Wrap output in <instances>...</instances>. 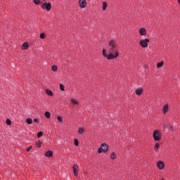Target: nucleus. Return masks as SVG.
I'll return each mask as SVG.
<instances>
[{"label":"nucleus","mask_w":180,"mask_h":180,"mask_svg":"<svg viewBox=\"0 0 180 180\" xmlns=\"http://www.w3.org/2000/svg\"><path fill=\"white\" fill-rule=\"evenodd\" d=\"M108 51L109 53L108 55L106 53V49H103V56L108 60H113V58H117V57H119V51L116 46V41L115 39L108 41Z\"/></svg>","instance_id":"nucleus-1"},{"label":"nucleus","mask_w":180,"mask_h":180,"mask_svg":"<svg viewBox=\"0 0 180 180\" xmlns=\"http://www.w3.org/2000/svg\"><path fill=\"white\" fill-rule=\"evenodd\" d=\"M153 139L155 141H160L161 140V132L158 130H155L153 132Z\"/></svg>","instance_id":"nucleus-2"},{"label":"nucleus","mask_w":180,"mask_h":180,"mask_svg":"<svg viewBox=\"0 0 180 180\" xmlns=\"http://www.w3.org/2000/svg\"><path fill=\"white\" fill-rule=\"evenodd\" d=\"M149 42L150 40L148 39H141L140 41V45L141 46V47L146 49V47H148Z\"/></svg>","instance_id":"nucleus-3"},{"label":"nucleus","mask_w":180,"mask_h":180,"mask_svg":"<svg viewBox=\"0 0 180 180\" xmlns=\"http://www.w3.org/2000/svg\"><path fill=\"white\" fill-rule=\"evenodd\" d=\"M106 153L108 151V145L106 144H102L101 146L98 148V153L101 154V153Z\"/></svg>","instance_id":"nucleus-4"},{"label":"nucleus","mask_w":180,"mask_h":180,"mask_svg":"<svg viewBox=\"0 0 180 180\" xmlns=\"http://www.w3.org/2000/svg\"><path fill=\"white\" fill-rule=\"evenodd\" d=\"M41 8H42V9H46L49 11L51 9V4L43 3V4L41 5Z\"/></svg>","instance_id":"nucleus-5"},{"label":"nucleus","mask_w":180,"mask_h":180,"mask_svg":"<svg viewBox=\"0 0 180 180\" xmlns=\"http://www.w3.org/2000/svg\"><path fill=\"white\" fill-rule=\"evenodd\" d=\"M79 5L80 8H86V1L79 0Z\"/></svg>","instance_id":"nucleus-6"},{"label":"nucleus","mask_w":180,"mask_h":180,"mask_svg":"<svg viewBox=\"0 0 180 180\" xmlns=\"http://www.w3.org/2000/svg\"><path fill=\"white\" fill-rule=\"evenodd\" d=\"M157 167L159 169H164V162L163 161H158L157 162Z\"/></svg>","instance_id":"nucleus-7"},{"label":"nucleus","mask_w":180,"mask_h":180,"mask_svg":"<svg viewBox=\"0 0 180 180\" xmlns=\"http://www.w3.org/2000/svg\"><path fill=\"white\" fill-rule=\"evenodd\" d=\"M73 172L75 176H78V166L77 165H73Z\"/></svg>","instance_id":"nucleus-8"},{"label":"nucleus","mask_w":180,"mask_h":180,"mask_svg":"<svg viewBox=\"0 0 180 180\" xmlns=\"http://www.w3.org/2000/svg\"><path fill=\"white\" fill-rule=\"evenodd\" d=\"M139 34L141 36H146L147 34V30H146L144 28H140L139 29Z\"/></svg>","instance_id":"nucleus-9"},{"label":"nucleus","mask_w":180,"mask_h":180,"mask_svg":"<svg viewBox=\"0 0 180 180\" xmlns=\"http://www.w3.org/2000/svg\"><path fill=\"white\" fill-rule=\"evenodd\" d=\"M46 157H53V152L51 150H48L45 153Z\"/></svg>","instance_id":"nucleus-10"},{"label":"nucleus","mask_w":180,"mask_h":180,"mask_svg":"<svg viewBox=\"0 0 180 180\" xmlns=\"http://www.w3.org/2000/svg\"><path fill=\"white\" fill-rule=\"evenodd\" d=\"M162 112H163L164 115H165V113H167V112H168V105H166L163 107Z\"/></svg>","instance_id":"nucleus-11"},{"label":"nucleus","mask_w":180,"mask_h":180,"mask_svg":"<svg viewBox=\"0 0 180 180\" xmlns=\"http://www.w3.org/2000/svg\"><path fill=\"white\" fill-rule=\"evenodd\" d=\"M106 8H108V3L106 1L103 2V11H106Z\"/></svg>","instance_id":"nucleus-12"},{"label":"nucleus","mask_w":180,"mask_h":180,"mask_svg":"<svg viewBox=\"0 0 180 180\" xmlns=\"http://www.w3.org/2000/svg\"><path fill=\"white\" fill-rule=\"evenodd\" d=\"M27 47H29V44H27V42H25L22 44V50H27Z\"/></svg>","instance_id":"nucleus-13"},{"label":"nucleus","mask_w":180,"mask_h":180,"mask_svg":"<svg viewBox=\"0 0 180 180\" xmlns=\"http://www.w3.org/2000/svg\"><path fill=\"white\" fill-rule=\"evenodd\" d=\"M46 94L47 95H49V96H53V91L49 89L46 90Z\"/></svg>","instance_id":"nucleus-14"},{"label":"nucleus","mask_w":180,"mask_h":180,"mask_svg":"<svg viewBox=\"0 0 180 180\" xmlns=\"http://www.w3.org/2000/svg\"><path fill=\"white\" fill-rule=\"evenodd\" d=\"M142 92H143V89H138L136 90V95H141Z\"/></svg>","instance_id":"nucleus-15"},{"label":"nucleus","mask_w":180,"mask_h":180,"mask_svg":"<svg viewBox=\"0 0 180 180\" xmlns=\"http://www.w3.org/2000/svg\"><path fill=\"white\" fill-rule=\"evenodd\" d=\"M162 65H164V62L163 61H161V62L157 63V68H161V67H162Z\"/></svg>","instance_id":"nucleus-16"},{"label":"nucleus","mask_w":180,"mask_h":180,"mask_svg":"<svg viewBox=\"0 0 180 180\" xmlns=\"http://www.w3.org/2000/svg\"><path fill=\"white\" fill-rule=\"evenodd\" d=\"M26 122H27V124H32V123H33V120H32V118H27L26 120Z\"/></svg>","instance_id":"nucleus-17"},{"label":"nucleus","mask_w":180,"mask_h":180,"mask_svg":"<svg viewBox=\"0 0 180 180\" xmlns=\"http://www.w3.org/2000/svg\"><path fill=\"white\" fill-rule=\"evenodd\" d=\"M71 102H72V103H73V105H78V101H77V100H75V98H72Z\"/></svg>","instance_id":"nucleus-18"},{"label":"nucleus","mask_w":180,"mask_h":180,"mask_svg":"<svg viewBox=\"0 0 180 180\" xmlns=\"http://www.w3.org/2000/svg\"><path fill=\"white\" fill-rule=\"evenodd\" d=\"M45 116H46V117L47 119H50V117H51L50 112H49L48 111H46V112H45Z\"/></svg>","instance_id":"nucleus-19"},{"label":"nucleus","mask_w":180,"mask_h":180,"mask_svg":"<svg viewBox=\"0 0 180 180\" xmlns=\"http://www.w3.org/2000/svg\"><path fill=\"white\" fill-rule=\"evenodd\" d=\"M85 131V130L83 129V128H79L78 129V133L79 134H82V133H84Z\"/></svg>","instance_id":"nucleus-20"},{"label":"nucleus","mask_w":180,"mask_h":180,"mask_svg":"<svg viewBox=\"0 0 180 180\" xmlns=\"http://www.w3.org/2000/svg\"><path fill=\"white\" fill-rule=\"evenodd\" d=\"M115 158H116V153H115L114 152H112L111 153V159L112 160H115Z\"/></svg>","instance_id":"nucleus-21"},{"label":"nucleus","mask_w":180,"mask_h":180,"mask_svg":"<svg viewBox=\"0 0 180 180\" xmlns=\"http://www.w3.org/2000/svg\"><path fill=\"white\" fill-rule=\"evenodd\" d=\"M36 145H37V147H41V141H38L36 143Z\"/></svg>","instance_id":"nucleus-22"},{"label":"nucleus","mask_w":180,"mask_h":180,"mask_svg":"<svg viewBox=\"0 0 180 180\" xmlns=\"http://www.w3.org/2000/svg\"><path fill=\"white\" fill-rule=\"evenodd\" d=\"M160 147V144L156 143L155 145V151H158V148Z\"/></svg>","instance_id":"nucleus-23"},{"label":"nucleus","mask_w":180,"mask_h":180,"mask_svg":"<svg viewBox=\"0 0 180 180\" xmlns=\"http://www.w3.org/2000/svg\"><path fill=\"white\" fill-rule=\"evenodd\" d=\"M6 123L8 126H11V124H12V122L11 121V120H6Z\"/></svg>","instance_id":"nucleus-24"},{"label":"nucleus","mask_w":180,"mask_h":180,"mask_svg":"<svg viewBox=\"0 0 180 180\" xmlns=\"http://www.w3.org/2000/svg\"><path fill=\"white\" fill-rule=\"evenodd\" d=\"M51 69H52V71L56 72V71H57V66L56 65H53Z\"/></svg>","instance_id":"nucleus-25"},{"label":"nucleus","mask_w":180,"mask_h":180,"mask_svg":"<svg viewBox=\"0 0 180 180\" xmlns=\"http://www.w3.org/2000/svg\"><path fill=\"white\" fill-rule=\"evenodd\" d=\"M33 2L35 5H39V4H40V0H34Z\"/></svg>","instance_id":"nucleus-26"},{"label":"nucleus","mask_w":180,"mask_h":180,"mask_svg":"<svg viewBox=\"0 0 180 180\" xmlns=\"http://www.w3.org/2000/svg\"><path fill=\"white\" fill-rule=\"evenodd\" d=\"M45 37H46V34L44 33H41L40 34V39H45Z\"/></svg>","instance_id":"nucleus-27"},{"label":"nucleus","mask_w":180,"mask_h":180,"mask_svg":"<svg viewBox=\"0 0 180 180\" xmlns=\"http://www.w3.org/2000/svg\"><path fill=\"white\" fill-rule=\"evenodd\" d=\"M41 136H43V132L42 131H39L37 133V137H41Z\"/></svg>","instance_id":"nucleus-28"},{"label":"nucleus","mask_w":180,"mask_h":180,"mask_svg":"<svg viewBox=\"0 0 180 180\" xmlns=\"http://www.w3.org/2000/svg\"><path fill=\"white\" fill-rule=\"evenodd\" d=\"M79 142H78V139H75V146H78Z\"/></svg>","instance_id":"nucleus-29"},{"label":"nucleus","mask_w":180,"mask_h":180,"mask_svg":"<svg viewBox=\"0 0 180 180\" xmlns=\"http://www.w3.org/2000/svg\"><path fill=\"white\" fill-rule=\"evenodd\" d=\"M60 91H64V85L60 84Z\"/></svg>","instance_id":"nucleus-30"},{"label":"nucleus","mask_w":180,"mask_h":180,"mask_svg":"<svg viewBox=\"0 0 180 180\" xmlns=\"http://www.w3.org/2000/svg\"><path fill=\"white\" fill-rule=\"evenodd\" d=\"M58 122H63V118L61 117H58Z\"/></svg>","instance_id":"nucleus-31"},{"label":"nucleus","mask_w":180,"mask_h":180,"mask_svg":"<svg viewBox=\"0 0 180 180\" xmlns=\"http://www.w3.org/2000/svg\"><path fill=\"white\" fill-rule=\"evenodd\" d=\"M32 148V146H30L29 148H27V151H30V149Z\"/></svg>","instance_id":"nucleus-32"},{"label":"nucleus","mask_w":180,"mask_h":180,"mask_svg":"<svg viewBox=\"0 0 180 180\" xmlns=\"http://www.w3.org/2000/svg\"><path fill=\"white\" fill-rule=\"evenodd\" d=\"M34 122L35 123H37V122H39V120H37V119L35 118V119L34 120Z\"/></svg>","instance_id":"nucleus-33"},{"label":"nucleus","mask_w":180,"mask_h":180,"mask_svg":"<svg viewBox=\"0 0 180 180\" xmlns=\"http://www.w3.org/2000/svg\"><path fill=\"white\" fill-rule=\"evenodd\" d=\"M167 127V124L163 125V129H165Z\"/></svg>","instance_id":"nucleus-34"},{"label":"nucleus","mask_w":180,"mask_h":180,"mask_svg":"<svg viewBox=\"0 0 180 180\" xmlns=\"http://www.w3.org/2000/svg\"><path fill=\"white\" fill-rule=\"evenodd\" d=\"M171 130H172L174 128L172 127H170Z\"/></svg>","instance_id":"nucleus-35"},{"label":"nucleus","mask_w":180,"mask_h":180,"mask_svg":"<svg viewBox=\"0 0 180 180\" xmlns=\"http://www.w3.org/2000/svg\"><path fill=\"white\" fill-rule=\"evenodd\" d=\"M178 3L179 4V5H180V0H178Z\"/></svg>","instance_id":"nucleus-36"},{"label":"nucleus","mask_w":180,"mask_h":180,"mask_svg":"<svg viewBox=\"0 0 180 180\" xmlns=\"http://www.w3.org/2000/svg\"><path fill=\"white\" fill-rule=\"evenodd\" d=\"M160 180H164V179H160Z\"/></svg>","instance_id":"nucleus-37"}]
</instances>
